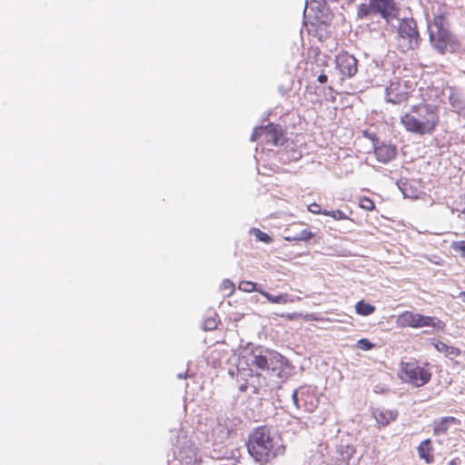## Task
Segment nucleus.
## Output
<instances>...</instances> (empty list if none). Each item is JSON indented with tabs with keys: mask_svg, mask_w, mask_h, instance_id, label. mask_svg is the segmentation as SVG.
<instances>
[{
	"mask_svg": "<svg viewBox=\"0 0 465 465\" xmlns=\"http://www.w3.org/2000/svg\"><path fill=\"white\" fill-rule=\"evenodd\" d=\"M280 317L284 318L289 321L293 320H302L304 322L311 321H320L321 318L316 313H300V312H291V313H282Z\"/></svg>",
	"mask_w": 465,
	"mask_h": 465,
	"instance_id": "20",
	"label": "nucleus"
},
{
	"mask_svg": "<svg viewBox=\"0 0 465 465\" xmlns=\"http://www.w3.org/2000/svg\"><path fill=\"white\" fill-rule=\"evenodd\" d=\"M396 325L401 329H418L422 327L443 329L445 326L444 322L436 317L426 316L411 311H405L399 314L396 319Z\"/></svg>",
	"mask_w": 465,
	"mask_h": 465,
	"instance_id": "8",
	"label": "nucleus"
},
{
	"mask_svg": "<svg viewBox=\"0 0 465 465\" xmlns=\"http://www.w3.org/2000/svg\"><path fill=\"white\" fill-rule=\"evenodd\" d=\"M282 362V356L274 351L266 350L263 352L252 353V364L262 371H275Z\"/></svg>",
	"mask_w": 465,
	"mask_h": 465,
	"instance_id": "10",
	"label": "nucleus"
},
{
	"mask_svg": "<svg viewBox=\"0 0 465 465\" xmlns=\"http://www.w3.org/2000/svg\"><path fill=\"white\" fill-rule=\"evenodd\" d=\"M398 13L396 0H369V3H361L357 7V17L360 19L378 14L388 21L396 18Z\"/></svg>",
	"mask_w": 465,
	"mask_h": 465,
	"instance_id": "7",
	"label": "nucleus"
},
{
	"mask_svg": "<svg viewBox=\"0 0 465 465\" xmlns=\"http://www.w3.org/2000/svg\"><path fill=\"white\" fill-rule=\"evenodd\" d=\"M452 249L465 257V241H458L452 243Z\"/></svg>",
	"mask_w": 465,
	"mask_h": 465,
	"instance_id": "29",
	"label": "nucleus"
},
{
	"mask_svg": "<svg viewBox=\"0 0 465 465\" xmlns=\"http://www.w3.org/2000/svg\"><path fill=\"white\" fill-rule=\"evenodd\" d=\"M241 390H242V391H245L244 386H242V387H241Z\"/></svg>",
	"mask_w": 465,
	"mask_h": 465,
	"instance_id": "34",
	"label": "nucleus"
},
{
	"mask_svg": "<svg viewBox=\"0 0 465 465\" xmlns=\"http://www.w3.org/2000/svg\"><path fill=\"white\" fill-rule=\"evenodd\" d=\"M395 39L396 47L400 52L407 53L417 49L420 43V37L416 21L413 18L401 20Z\"/></svg>",
	"mask_w": 465,
	"mask_h": 465,
	"instance_id": "6",
	"label": "nucleus"
},
{
	"mask_svg": "<svg viewBox=\"0 0 465 465\" xmlns=\"http://www.w3.org/2000/svg\"><path fill=\"white\" fill-rule=\"evenodd\" d=\"M399 377L412 386L422 387L431 380L430 363L425 362L423 365H420L417 360L401 361Z\"/></svg>",
	"mask_w": 465,
	"mask_h": 465,
	"instance_id": "4",
	"label": "nucleus"
},
{
	"mask_svg": "<svg viewBox=\"0 0 465 465\" xmlns=\"http://www.w3.org/2000/svg\"><path fill=\"white\" fill-rule=\"evenodd\" d=\"M247 448L258 462L267 464L285 452L282 439L266 426L255 428L249 435Z\"/></svg>",
	"mask_w": 465,
	"mask_h": 465,
	"instance_id": "2",
	"label": "nucleus"
},
{
	"mask_svg": "<svg viewBox=\"0 0 465 465\" xmlns=\"http://www.w3.org/2000/svg\"><path fill=\"white\" fill-rule=\"evenodd\" d=\"M179 460L182 465H200L202 462L197 450L193 448H183L180 452Z\"/></svg>",
	"mask_w": 465,
	"mask_h": 465,
	"instance_id": "15",
	"label": "nucleus"
},
{
	"mask_svg": "<svg viewBox=\"0 0 465 465\" xmlns=\"http://www.w3.org/2000/svg\"><path fill=\"white\" fill-rule=\"evenodd\" d=\"M252 232L256 239L260 242L265 243H271L272 242V238L266 232L261 231L260 229H252Z\"/></svg>",
	"mask_w": 465,
	"mask_h": 465,
	"instance_id": "26",
	"label": "nucleus"
},
{
	"mask_svg": "<svg viewBox=\"0 0 465 465\" xmlns=\"http://www.w3.org/2000/svg\"><path fill=\"white\" fill-rule=\"evenodd\" d=\"M314 237V233L304 229L296 234L286 235L284 239L288 242H308Z\"/></svg>",
	"mask_w": 465,
	"mask_h": 465,
	"instance_id": "21",
	"label": "nucleus"
},
{
	"mask_svg": "<svg viewBox=\"0 0 465 465\" xmlns=\"http://www.w3.org/2000/svg\"><path fill=\"white\" fill-rule=\"evenodd\" d=\"M417 83L413 76L403 75L394 78L386 88L385 99L393 104L407 103L415 90Z\"/></svg>",
	"mask_w": 465,
	"mask_h": 465,
	"instance_id": "5",
	"label": "nucleus"
},
{
	"mask_svg": "<svg viewBox=\"0 0 465 465\" xmlns=\"http://www.w3.org/2000/svg\"><path fill=\"white\" fill-rule=\"evenodd\" d=\"M308 211L313 214H323L326 210H322L321 205L313 203L308 205Z\"/></svg>",
	"mask_w": 465,
	"mask_h": 465,
	"instance_id": "30",
	"label": "nucleus"
},
{
	"mask_svg": "<svg viewBox=\"0 0 465 465\" xmlns=\"http://www.w3.org/2000/svg\"><path fill=\"white\" fill-rule=\"evenodd\" d=\"M375 306L371 303L365 302L363 300L359 301L355 304L356 313L361 316H369L375 312Z\"/></svg>",
	"mask_w": 465,
	"mask_h": 465,
	"instance_id": "22",
	"label": "nucleus"
},
{
	"mask_svg": "<svg viewBox=\"0 0 465 465\" xmlns=\"http://www.w3.org/2000/svg\"><path fill=\"white\" fill-rule=\"evenodd\" d=\"M221 289L226 292L227 296H231L235 292L234 284L230 280H224L221 284Z\"/></svg>",
	"mask_w": 465,
	"mask_h": 465,
	"instance_id": "28",
	"label": "nucleus"
},
{
	"mask_svg": "<svg viewBox=\"0 0 465 465\" xmlns=\"http://www.w3.org/2000/svg\"><path fill=\"white\" fill-rule=\"evenodd\" d=\"M428 32L432 47L441 54L447 52H454L460 46L456 35L450 31L448 12L445 5L440 7L438 13L433 15L431 22L428 25Z\"/></svg>",
	"mask_w": 465,
	"mask_h": 465,
	"instance_id": "3",
	"label": "nucleus"
},
{
	"mask_svg": "<svg viewBox=\"0 0 465 465\" xmlns=\"http://www.w3.org/2000/svg\"><path fill=\"white\" fill-rule=\"evenodd\" d=\"M323 215H326V216H330L331 217L332 219H334L335 221H340V220H349V217L348 215H346L341 210H331V211H327L325 213H323Z\"/></svg>",
	"mask_w": 465,
	"mask_h": 465,
	"instance_id": "25",
	"label": "nucleus"
},
{
	"mask_svg": "<svg viewBox=\"0 0 465 465\" xmlns=\"http://www.w3.org/2000/svg\"><path fill=\"white\" fill-rule=\"evenodd\" d=\"M372 415L379 426L384 428L397 420L399 412L396 409L377 408L373 410Z\"/></svg>",
	"mask_w": 465,
	"mask_h": 465,
	"instance_id": "13",
	"label": "nucleus"
},
{
	"mask_svg": "<svg viewBox=\"0 0 465 465\" xmlns=\"http://www.w3.org/2000/svg\"><path fill=\"white\" fill-rule=\"evenodd\" d=\"M419 457L427 464L434 461L433 446L430 439L422 440L418 447Z\"/></svg>",
	"mask_w": 465,
	"mask_h": 465,
	"instance_id": "16",
	"label": "nucleus"
},
{
	"mask_svg": "<svg viewBox=\"0 0 465 465\" xmlns=\"http://www.w3.org/2000/svg\"><path fill=\"white\" fill-rule=\"evenodd\" d=\"M460 463V459L456 457L449 461L448 465H459Z\"/></svg>",
	"mask_w": 465,
	"mask_h": 465,
	"instance_id": "32",
	"label": "nucleus"
},
{
	"mask_svg": "<svg viewBox=\"0 0 465 465\" xmlns=\"http://www.w3.org/2000/svg\"><path fill=\"white\" fill-rule=\"evenodd\" d=\"M357 59L347 52H341L336 57L337 67L346 77H352L357 73Z\"/></svg>",
	"mask_w": 465,
	"mask_h": 465,
	"instance_id": "12",
	"label": "nucleus"
},
{
	"mask_svg": "<svg viewBox=\"0 0 465 465\" xmlns=\"http://www.w3.org/2000/svg\"><path fill=\"white\" fill-rule=\"evenodd\" d=\"M434 348L439 352L444 353L446 356L459 357L461 354V351L459 348L448 345L447 343L440 341L434 342Z\"/></svg>",
	"mask_w": 465,
	"mask_h": 465,
	"instance_id": "19",
	"label": "nucleus"
},
{
	"mask_svg": "<svg viewBox=\"0 0 465 465\" xmlns=\"http://www.w3.org/2000/svg\"><path fill=\"white\" fill-rule=\"evenodd\" d=\"M460 420L456 419L455 417H444L440 419L439 421L434 422L433 426V433L435 435H440L446 433L449 430V426L450 424H459Z\"/></svg>",
	"mask_w": 465,
	"mask_h": 465,
	"instance_id": "18",
	"label": "nucleus"
},
{
	"mask_svg": "<svg viewBox=\"0 0 465 465\" xmlns=\"http://www.w3.org/2000/svg\"><path fill=\"white\" fill-rule=\"evenodd\" d=\"M460 297L462 299L463 302H465V292H461L460 293Z\"/></svg>",
	"mask_w": 465,
	"mask_h": 465,
	"instance_id": "33",
	"label": "nucleus"
},
{
	"mask_svg": "<svg viewBox=\"0 0 465 465\" xmlns=\"http://www.w3.org/2000/svg\"><path fill=\"white\" fill-rule=\"evenodd\" d=\"M440 121L439 107L428 103L412 104L400 117V123L406 132L420 136L434 134Z\"/></svg>",
	"mask_w": 465,
	"mask_h": 465,
	"instance_id": "1",
	"label": "nucleus"
},
{
	"mask_svg": "<svg viewBox=\"0 0 465 465\" xmlns=\"http://www.w3.org/2000/svg\"><path fill=\"white\" fill-rule=\"evenodd\" d=\"M359 206L361 209L368 211V212L373 211L375 209L374 202L367 196H363V197L360 198Z\"/></svg>",
	"mask_w": 465,
	"mask_h": 465,
	"instance_id": "24",
	"label": "nucleus"
},
{
	"mask_svg": "<svg viewBox=\"0 0 465 465\" xmlns=\"http://www.w3.org/2000/svg\"><path fill=\"white\" fill-rule=\"evenodd\" d=\"M296 407L307 412H312L319 404V399L313 389L310 386H302L292 393Z\"/></svg>",
	"mask_w": 465,
	"mask_h": 465,
	"instance_id": "9",
	"label": "nucleus"
},
{
	"mask_svg": "<svg viewBox=\"0 0 465 465\" xmlns=\"http://www.w3.org/2000/svg\"><path fill=\"white\" fill-rule=\"evenodd\" d=\"M374 153L379 162L386 163L397 155L396 146L391 143H381L375 147Z\"/></svg>",
	"mask_w": 465,
	"mask_h": 465,
	"instance_id": "14",
	"label": "nucleus"
},
{
	"mask_svg": "<svg viewBox=\"0 0 465 465\" xmlns=\"http://www.w3.org/2000/svg\"><path fill=\"white\" fill-rule=\"evenodd\" d=\"M239 289L245 292H259V291H262L261 289L257 288V284L255 282H252L251 281H242L239 283Z\"/></svg>",
	"mask_w": 465,
	"mask_h": 465,
	"instance_id": "23",
	"label": "nucleus"
},
{
	"mask_svg": "<svg viewBox=\"0 0 465 465\" xmlns=\"http://www.w3.org/2000/svg\"><path fill=\"white\" fill-rule=\"evenodd\" d=\"M356 347L361 351H371L375 347V344L368 339L362 338L357 341Z\"/></svg>",
	"mask_w": 465,
	"mask_h": 465,
	"instance_id": "27",
	"label": "nucleus"
},
{
	"mask_svg": "<svg viewBox=\"0 0 465 465\" xmlns=\"http://www.w3.org/2000/svg\"><path fill=\"white\" fill-rule=\"evenodd\" d=\"M282 136L281 126L271 123L265 126L256 127L251 135V141L256 142L259 139H262L266 143L276 145Z\"/></svg>",
	"mask_w": 465,
	"mask_h": 465,
	"instance_id": "11",
	"label": "nucleus"
},
{
	"mask_svg": "<svg viewBox=\"0 0 465 465\" xmlns=\"http://www.w3.org/2000/svg\"><path fill=\"white\" fill-rule=\"evenodd\" d=\"M317 80L320 84H325L328 81V76L325 74H322L318 76Z\"/></svg>",
	"mask_w": 465,
	"mask_h": 465,
	"instance_id": "31",
	"label": "nucleus"
},
{
	"mask_svg": "<svg viewBox=\"0 0 465 465\" xmlns=\"http://www.w3.org/2000/svg\"><path fill=\"white\" fill-rule=\"evenodd\" d=\"M259 293H261L263 297H265L267 299V301L271 303L286 304V303H292L295 302L294 297L288 293L272 295L270 292H265V291H259Z\"/></svg>",
	"mask_w": 465,
	"mask_h": 465,
	"instance_id": "17",
	"label": "nucleus"
}]
</instances>
